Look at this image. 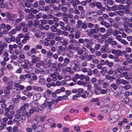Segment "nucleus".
Returning <instances> with one entry per match:
<instances>
[{
    "instance_id": "33",
    "label": "nucleus",
    "mask_w": 132,
    "mask_h": 132,
    "mask_svg": "<svg viewBox=\"0 0 132 132\" xmlns=\"http://www.w3.org/2000/svg\"><path fill=\"white\" fill-rule=\"evenodd\" d=\"M105 64L108 65L110 68L112 67L113 65V63L112 62H109L108 60H106L105 61Z\"/></svg>"
},
{
    "instance_id": "34",
    "label": "nucleus",
    "mask_w": 132,
    "mask_h": 132,
    "mask_svg": "<svg viewBox=\"0 0 132 132\" xmlns=\"http://www.w3.org/2000/svg\"><path fill=\"white\" fill-rule=\"evenodd\" d=\"M34 21V26L35 27L37 28V26H38L40 23L39 20H35Z\"/></svg>"
},
{
    "instance_id": "59",
    "label": "nucleus",
    "mask_w": 132,
    "mask_h": 132,
    "mask_svg": "<svg viewBox=\"0 0 132 132\" xmlns=\"http://www.w3.org/2000/svg\"><path fill=\"white\" fill-rule=\"evenodd\" d=\"M87 25L88 28H93L94 26L93 24L90 22L87 23Z\"/></svg>"
},
{
    "instance_id": "32",
    "label": "nucleus",
    "mask_w": 132,
    "mask_h": 132,
    "mask_svg": "<svg viewBox=\"0 0 132 132\" xmlns=\"http://www.w3.org/2000/svg\"><path fill=\"white\" fill-rule=\"evenodd\" d=\"M87 61H90L91 60H92L93 58H94L95 57V56L94 55H92V54H89L88 55H87Z\"/></svg>"
},
{
    "instance_id": "18",
    "label": "nucleus",
    "mask_w": 132,
    "mask_h": 132,
    "mask_svg": "<svg viewBox=\"0 0 132 132\" xmlns=\"http://www.w3.org/2000/svg\"><path fill=\"white\" fill-rule=\"evenodd\" d=\"M35 111L36 112H38L43 110V108L40 105H38L35 108Z\"/></svg>"
},
{
    "instance_id": "41",
    "label": "nucleus",
    "mask_w": 132,
    "mask_h": 132,
    "mask_svg": "<svg viewBox=\"0 0 132 132\" xmlns=\"http://www.w3.org/2000/svg\"><path fill=\"white\" fill-rule=\"evenodd\" d=\"M69 43L68 40L66 39H64L62 42V45H64L65 46L68 45Z\"/></svg>"
},
{
    "instance_id": "47",
    "label": "nucleus",
    "mask_w": 132,
    "mask_h": 132,
    "mask_svg": "<svg viewBox=\"0 0 132 132\" xmlns=\"http://www.w3.org/2000/svg\"><path fill=\"white\" fill-rule=\"evenodd\" d=\"M69 42L71 44H75L76 45H77V43H78V42H77L76 40L75 39H70V40Z\"/></svg>"
},
{
    "instance_id": "14",
    "label": "nucleus",
    "mask_w": 132,
    "mask_h": 132,
    "mask_svg": "<svg viewBox=\"0 0 132 132\" xmlns=\"http://www.w3.org/2000/svg\"><path fill=\"white\" fill-rule=\"evenodd\" d=\"M19 18H17L14 20L17 23H20L22 20L24 18V15L22 14H20L19 15Z\"/></svg>"
},
{
    "instance_id": "27",
    "label": "nucleus",
    "mask_w": 132,
    "mask_h": 132,
    "mask_svg": "<svg viewBox=\"0 0 132 132\" xmlns=\"http://www.w3.org/2000/svg\"><path fill=\"white\" fill-rule=\"evenodd\" d=\"M8 47L9 50V52L11 54H12L13 52V45L11 44H10L9 45Z\"/></svg>"
},
{
    "instance_id": "36",
    "label": "nucleus",
    "mask_w": 132,
    "mask_h": 132,
    "mask_svg": "<svg viewBox=\"0 0 132 132\" xmlns=\"http://www.w3.org/2000/svg\"><path fill=\"white\" fill-rule=\"evenodd\" d=\"M39 58L37 57L35 58H32L31 62L32 63H36L37 61H39Z\"/></svg>"
},
{
    "instance_id": "61",
    "label": "nucleus",
    "mask_w": 132,
    "mask_h": 132,
    "mask_svg": "<svg viewBox=\"0 0 132 132\" xmlns=\"http://www.w3.org/2000/svg\"><path fill=\"white\" fill-rule=\"evenodd\" d=\"M74 128L75 130L77 131H80V127L78 125H75L74 126Z\"/></svg>"
},
{
    "instance_id": "23",
    "label": "nucleus",
    "mask_w": 132,
    "mask_h": 132,
    "mask_svg": "<svg viewBox=\"0 0 132 132\" xmlns=\"http://www.w3.org/2000/svg\"><path fill=\"white\" fill-rule=\"evenodd\" d=\"M33 92L24 91V94L28 97H30L33 95Z\"/></svg>"
},
{
    "instance_id": "4",
    "label": "nucleus",
    "mask_w": 132,
    "mask_h": 132,
    "mask_svg": "<svg viewBox=\"0 0 132 132\" xmlns=\"http://www.w3.org/2000/svg\"><path fill=\"white\" fill-rule=\"evenodd\" d=\"M78 62L76 60H73L70 63V67L71 69L75 71H77V68H78Z\"/></svg>"
},
{
    "instance_id": "25",
    "label": "nucleus",
    "mask_w": 132,
    "mask_h": 132,
    "mask_svg": "<svg viewBox=\"0 0 132 132\" xmlns=\"http://www.w3.org/2000/svg\"><path fill=\"white\" fill-rule=\"evenodd\" d=\"M73 52L71 51H68L66 53L67 56L69 57H71L73 56Z\"/></svg>"
},
{
    "instance_id": "9",
    "label": "nucleus",
    "mask_w": 132,
    "mask_h": 132,
    "mask_svg": "<svg viewBox=\"0 0 132 132\" xmlns=\"http://www.w3.org/2000/svg\"><path fill=\"white\" fill-rule=\"evenodd\" d=\"M67 16V14L66 13H63L62 14V20L65 23L68 24L69 19Z\"/></svg>"
},
{
    "instance_id": "54",
    "label": "nucleus",
    "mask_w": 132,
    "mask_h": 132,
    "mask_svg": "<svg viewBox=\"0 0 132 132\" xmlns=\"http://www.w3.org/2000/svg\"><path fill=\"white\" fill-rule=\"evenodd\" d=\"M121 81V83L122 84L124 85H126L129 84L128 81L125 79H122Z\"/></svg>"
},
{
    "instance_id": "58",
    "label": "nucleus",
    "mask_w": 132,
    "mask_h": 132,
    "mask_svg": "<svg viewBox=\"0 0 132 132\" xmlns=\"http://www.w3.org/2000/svg\"><path fill=\"white\" fill-rule=\"evenodd\" d=\"M132 3V2L130 1V0H127L126 2V3L127 5L125 6H128V7H129V6L131 5Z\"/></svg>"
},
{
    "instance_id": "48",
    "label": "nucleus",
    "mask_w": 132,
    "mask_h": 132,
    "mask_svg": "<svg viewBox=\"0 0 132 132\" xmlns=\"http://www.w3.org/2000/svg\"><path fill=\"white\" fill-rule=\"evenodd\" d=\"M97 118L99 122H101L102 121V119L104 118V116L100 115L97 116Z\"/></svg>"
},
{
    "instance_id": "16",
    "label": "nucleus",
    "mask_w": 132,
    "mask_h": 132,
    "mask_svg": "<svg viewBox=\"0 0 132 132\" xmlns=\"http://www.w3.org/2000/svg\"><path fill=\"white\" fill-rule=\"evenodd\" d=\"M100 24L101 25H104L105 27L107 28H109L110 27V24L105 21H102L100 22Z\"/></svg>"
},
{
    "instance_id": "44",
    "label": "nucleus",
    "mask_w": 132,
    "mask_h": 132,
    "mask_svg": "<svg viewBox=\"0 0 132 132\" xmlns=\"http://www.w3.org/2000/svg\"><path fill=\"white\" fill-rule=\"evenodd\" d=\"M101 45L99 44H97L95 45L94 48L96 51L99 50L101 47Z\"/></svg>"
},
{
    "instance_id": "13",
    "label": "nucleus",
    "mask_w": 132,
    "mask_h": 132,
    "mask_svg": "<svg viewBox=\"0 0 132 132\" xmlns=\"http://www.w3.org/2000/svg\"><path fill=\"white\" fill-rule=\"evenodd\" d=\"M58 26L57 23L56 24V26L54 25L52 26L50 28L51 30L53 32H56L58 29L56 27H58Z\"/></svg>"
},
{
    "instance_id": "10",
    "label": "nucleus",
    "mask_w": 132,
    "mask_h": 132,
    "mask_svg": "<svg viewBox=\"0 0 132 132\" xmlns=\"http://www.w3.org/2000/svg\"><path fill=\"white\" fill-rule=\"evenodd\" d=\"M112 53L117 56H122L121 52L120 50H112Z\"/></svg>"
},
{
    "instance_id": "24",
    "label": "nucleus",
    "mask_w": 132,
    "mask_h": 132,
    "mask_svg": "<svg viewBox=\"0 0 132 132\" xmlns=\"http://www.w3.org/2000/svg\"><path fill=\"white\" fill-rule=\"evenodd\" d=\"M81 33L80 31L78 30H76L75 31V39H77L79 38L80 37Z\"/></svg>"
},
{
    "instance_id": "62",
    "label": "nucleus",
    "mask_w": 132,
    "mask_h": 132,
    "mask_svg": "<svg viewBox=\"0 0 132 132\" xmlns=\"http://www.w3.org/2000/svg\"><path fill=\"white\" fill-rule=\"evenodd\" d=\"M67 48L68 50H73L75 48V47L74 45L71 44L68 46Z\"/></svg>"
},
{
    "instance_id": "17",
    "label": "nucleus",
    "mask_w": 132,
    "mask_h": 132,
    "mask_svg": "<svg viewBox=\"0 0 132 132\" xmlns=\"http://www.w3.org/2000/svg\"><path fill=\"white\" fill-rule=\"evenodd\" d=\"M33 89L34 90H36L39 92H42L43 91V89L42 88L40 87H38L35 86H34L32 87Z\"/></svg>"
},
{
    "instance_id": "6",
    "label": "nucleus",
    "mask_w": 132,
    "mask_h": 132,
    "mask_svg": "<svg viewBox=\"0 0 132 132\" xmlns=\"http://www.w3.org/2000/svg\"><path fill=\"white\" fill-rule=\"evenodd\" d=\"M76 50H77V53L79 55H81L83 53V52H85L86 51V49L84 46H82L81 49H80V47H78L76 48Z\"/></svg>"
},
{
    "instance_id": "60",
    "label": "nucleus",
    "mask_w": 132,
    "mask_h": 132,
    "mask_svg": "<svg viewBox=\"0 0 132 132\" xmlns=\"http://www.w3.org/2000/svg\"><path fill=\"white\" fill-rule=\"evenodd\" d=\"M12 85L13 83H11L10 85H8L5 87V88L9 90L12 89L13 88Z\"/></svg>"
},
{
    "instance_id": "49",
    "label": "nucleus",
    "mask_w": 132,
    "mask_h": 132,
    "mask_svg": "<svg viewBox=\"0 0 132 132\" xmlns=\"http://www.w3.org/2000/svg\"><path fill=\"white\" fill-rule=\"evenodd\" d=\"M129 8V7H128L127 8L125 7V9L123 10L124 13V12L126 14H129L130 12V11L129 9H128Z\"/></svg>"
},
{
    "instance_id": "15",
    "label": "nucleus",
    "mask_w": 132,
    "mask_h": 132,
    "mask_svg": "<svg viewBox=\"0 0 132 132\" xmlns=\"http://www.w3.org/2000/svg\"><path fill=\"white\" fill-rule=\"evenodd\" d=\"M127 68L126 66L119 67L117 69V70L118 72L119 73H122V72L125 71Z\"/></svg>"
},
{
    "instance_id": "55",
    "label": "nucleus",
    "mask_w": 132,
    "mask_h": 132,
    "mask_svg": "<svg viewBox=\"0 0 132 132\" xmlns=\"http://www.w3.org/2000/svg\"><path fill=\"white\" fill-rule=\"evenodd\" d=\"M42 128L40 126H38L35 127V130L36 131H40L42 129Z\"/></svg>"
},
{
    "instance_id": "52",
    "label": "nucleus",
    "mask_w": 132,
    "mask_h": 132,
    "mask_svg": "<svg viewBox=\"0 0 132 132\" xmlns=\"http://www.w3.org/2000/svg\"><path fill=\"white\" fill-rule=\"evenodd\" d=\"M39 83L42 85H44L45 84V81L44 78L39 79L38 81Z\"/></svg>"
},
{
    "instance_id": "46",
    "label": "nucleus",
    "mask_w": 132,
    "mask_h": 132,
    "mask_svg": "<svg viewBox=\"0 0 132 132\" xmlns=\"http://www.w3.org/2000/svg\"><path fill=\"white\" fill-rule=\"evenodd\" d=\"M30 10H32L31 12L33 14H36L39 12L38 11V10L34 9L32 7L30 9Z\"/></svg>"
},
{
    "instance_id": "45",
    "label": "nucleus",
    "mask_w": 132,
    "mask_h": 132,
    "mask_svg": "<svg viewBox=\"0 0 132 132\" xmlns=\"http://www.w3.org/2000/svg\"><path fill=\"white\" fill-rule=\"evenodd\" d=\"M30 36L29 34L28 33L25 34L24 36V38L28 40L29 39Z\"/></svg>"
},
{
    "instance_id": "43",
    "label": "nucleus",
    "mask_w": 132,
    "mask_h": 132,
    "mask_svg": "<svg viewBox=\"0 0 132 132\" xmlns=\"http://www.w3.org/2000/svg\"><path fill=\"white\" fill-rule=\"evenodd\" d=\"M47 106L48 107L47 110L48 111H50L51 110V106H52V102H47Z\"/></svg>"
},
{
    "instance_id": "39",
    "label": "nucleus",
    "mask_w": 132,
    "mask_h": 132,
    "mask_svg": "<svg viewBox=\"0 0 132 132\" xmlns=\"http://www.w3.org/2000/svg\"><path fill=\"white\" fill-rule=\"evenodd\" d=\"M78 10L81 11V14H83L84 12V7L82 6H78Z\"/></svg>"
},
{
    "instance_id": "3",
    "label": "nucleus",
    "mask_w": 132,
    "mask_h": 132,
    "mask_svg": "<svg viewBox=\"0 0 132 132\" xmlns=\"http://www.w3.org/2000/svg\"><path fill=\"white\" fill-rule=\"evenodd\" d=\"M24 112H22V114L16 113L15 115V118L18 119L21 121L23 122L26 120V117L24 116Z\"/></svg>"
},
{
    "instance_id": "28",
    "label": "nucleus",
    "mask_w": 132,
    "mask_h": 132,
    "mask_svg": "<svg viewBox=\"0 0 132 132\" xmlns=\"http://www.w3.org/2000/svg\"><path fill=\"white\" fill-rule=\"evenodd\" d=\"M58 24V25L61 27V29L63 30H64L65 26V23L64 22L60 21L59 22Z\"/></svg>"
},
{
    "instance_id": "38",
    "label": "nucleus",
    "mask_w": 132,
    "mask_h": 132,
    "mask_svg": "<svg viewBox=\"0 0 132 132\" xmlns=\"http://www.w3.org/2000/svg\"><path fill=\"white\" fill-rule=\"evenodd\" d=\"M95 6L98 9H101L102 7V5L101 3L99 2H96L95 3Z\"/></svg>"
},
{
    "instance_id": "19",
    "label": "nucleus",
    "mask_w": 132,
    "mask_h": 132,
    "mask_svg": "<svg viewBox=\"0 0 132 132\" xmlns=\"http://www.w3.org/2000/svg\"><path fill=\"white\" fill-rule=\"evenodd\" d=\"M29 105L28 103H24L20 107L24 112H26V109L28 108L29 107Z\"/></svg>"
},
{
    "instance_id": "21",
    "label": "nucleus",
    "mask_w": 132,
    "mask_h": 132,
    "mask_svg": "<svg viewBox=\"0 0 132 132\" xmlns=\"http://www.w3.org/2000/svg\"><path fill=\"white\" fill-rule=\"evenodd\" d=\"M95 29H91L90 30V31L93 34L96 33L98 32V28L97 27H95Z\"/></svg>"
},
{
    "instance_id": "50",
    "label": "nucleus",
    "mask_w": 132,
    "mask_h": 132,
    "mask_svg": "<svg viewBox=\"0 0 132 132\" xmlns=\"http://www.w3.org/2000/svg\"><path fill=\"white\" fill-rule=\"evenodd\" d=\"M54 12H57L60 11V9L57 6H54L53 7Z\"/></svg>"
},
{
    "instance_id": "5",
    "label": "nucleus",
    "mask_w": 132,
    "mask_h": 132,
    "mask_svg": "<svg viewBox=\"0 0 132 132\" xmlns=\"http://www.w3.org/2000/svg\"><path fill=\"white\" fill-rule=\"evenodd\" d=\"M119 118V116L116 115L113 116H110L108 121L111 123H113L117 121Z\"/></svg>"
},
{
    "instance_id": "7",
    "label": "nucleus",
    "mask_w": 132,
    "mask_h": 132,
    "mask_svg": "<svg viewBox=\"0 0 132 132\" xmlns=\"http://www.w3.org/2000/svg\"><path fill=\"white\" fill-rule=\"evenodd\" d=\"M92 41L91 40L88 39H85V42L84 43V46L87 48H89L90 46V45L92 44Z\"/></svg>"
},
{
    "instance_id": "35",
    "label": "nucleus",
    "mask_w": 132,
    "mask_h": 132,
    "mask_svg": "<svg viewBox=\"0 0 132 132\" xmlns=\"http://www.w3.org/2000/svg\"><path fill=\"white\" fill-rule=\"evenodd\" d=\"M110 87L112 88L114 90H116L118 87V85L114 83H113L111 84L110 85Z\"/></svg>"
},
{
    "instance_id": "1",
    "label": "nucleus",
    "mask_w": 132,
    "mask_h": 132,
    "mask_svg": "<svg viewBox=\"0 0 132 132\" xmlns=\"http://www.w3.org/2000/svg\"><path fill=\"white\" fill-rule=\"evenodd\" d=\"M76 26L78 29H82L84 30H85L87 28V25L85 23H83L80 20L77 21Z\"/></svg>"
},
{
    "instance_id": "8",
    "label": "nucleus",
    "mask_w": 132,
    "mask_h": 132,
    "mask_svg": "<svg viewBox=\"0 0 132 132\" xmlns=\"http://www.w3.org/2000/svg\"><path fill=\"white\" fill-rule=\"evenodd\" d=\"M108 46L106 45H102L100 49L101 52L103 53H107L108 52Z\"/></svg>"
},
{
    "instance_id": "63",
    "label": "nucleus",
    "mask_w": 132,
    "mask_h": 132,
    "mask_svg": "<svg viewBox=\"0 0 132 132\" xmlns=\"http://www.w3.org/2000/svg\"><path fill=\"white\" fill-rule=\"evenodd\" d=\"M24 112V117H25V116H26L28 118H29L31 116V114L29 112H27L26 111H25Z\"/></svg>"
},
{
    "instance_id": "37",
    "label": "nucleus",
    "mask_w": 132,
    "mask_h": 132,
    "mask_svg": "<svg viewBox=\"0 0 132 132\" xmlns=\"http://www.w3.org/2000/svg\"><path fill=\"white\" fill-rule=\"evenodd\" d=\"M129 101V99L127 97H125L122 100L123 103L125 104L128 103Z\"/></svg>"
},
{
    "instance_id": "40",
    "label": "nucleus",
    "mask_w": 132,
    "mask_h": 132,
    "mask_svg": "<svg viewBox=\"0 0 132 132\" xmlns=\"http://www.w3.org/2000/svg\"><path fill=\"white\" fill-rule=\"evenodd\" d=\"M27 26L28 28H30L31 27L34 26V22L32 20L29 21L27 24Z\"/></svg>"
},
{
    "instance_id": "57",
    "label": "nucleus",
    "mask_w": 132,
    "mask_h": 132,
    "mask_svg": "<svg viewBox=\"0 0 132 132\" xmlns=\"http://www.w3.org/2000/svg\"><path fill=\"white\" fill-rule=\"evenodd\" d=\"M121 44L125 45L128 44V43L126 40L123 39H122L120 42Z\"/></svg>"
},
{
    "instance_id": "26",
    "label": "nucleus",
    "mask_w": 132,
    "mask_h": 132,
    "mask_svg": "<svg viewBox=\"0 0 132 132\" xmlns=\"http://www.w3.org/2000/svg\"><path fill=\"white\" fill-rule=\"evenodd\" d=\"M35 15L31 12L29 13L27 15V18L31 20L34 19Z\"/></svg>"
},
{
    "instance_id": "53",
    "label": "nucleus",
    "mask_w": 132,
    "mask_h": 132,
    "mask_svg": "<svg viewBox=\"0 0 132 132\" xmlns=\"http://www.w3.org/2000/svg\"><path fill=\"white\" fill-rule=\"evenodd\" d=\"M121 79L120 78H118L116 79V83L118 85H119L121 84Z\"/></svg>"
},
{
    "instance_id": "22",
    "label": "nucleus",
    "mask_w": 132,
    "mask_h": 132,
    "mask_svg": "<svg viewBox=\"0 0 132 132\" xmlns=\"http://www.w3.org/2000/svg\"><path fill=\"white\" fill-rule=\"evenodd\" d=\"M12 93L14 94H19L20 92V90L18 88H14L12 90Z\"/></svg>"
},
{
    "instance_id": "2",
    "label": "nucleus",
    "mask_w": 132,
    "mask_h": 132,
    "mask_svg": "<svg viewBox=\"0 0 132 132\" xmlns=\"http://www.w3.org/2000/svg\"><path fill=\"white\" fill-rule=\"evenodd\" d=\"M125 72L122 73V75L120 76L121 77H124L127 80H130L131 78L128 75L130 73L131 70L127 68L125 71Z\"/></svg>"
},
{
    "instance_id": "29",
    "label": "nucleus",
    "mask_w": 132,
    "mask_h": 132,
    "mask_svg": "<svg viewBox=\"0 0 132 132\" xmlns=\"http://www.w3.org/2000/svg\"><path fill=\"white\" fill-rule=\"evenodd\" d=\"M63 45H61L58 47L59 50L61 52H63L66 50L65 46H63Z\"/></svg>"
},
{
    "instance_id": "20",
    "label": "nucleus",
    "mask_w": 132,
    "mask_h": 132,
    "mask_svg": "<svg viewBox=\"0 0 132 132\" xmlns=\"http://www.w3.org/2000/svg\"><path fill=\"white\" fill-rule=\"evenodd\" d=\"M38 105V103L35 101H32L30 102V105L34 108H36Z\"/></svg>"
},
{
    "instance_id": "56",
    "label": "nucleus",
    "mask_w": 132,
    "mask_h": 132,
    "mask_svg": "<svg viewBox=\"0 0 132 132\" xmlns=\"http://www.w3.org/2000/svg\"><path fill=\"white\" fill-rule=\"evenodd\" d=\"M32 68L31 67H28L27 69H26L24 70V71L27 73H30L32 71Z\"/></svg>"
},
{
    "instance_id": "51",
    "label": "nucleus",
    "mask_w": 132,
    "mask_h": 132,
    "mask_svg": "<svg viewBox=\"0 0 132 132\" xmlns=\"http://www.w3.org/2000/svg\"><path fill=\"white\" fill-rule=\"evenodd\" d=\"M50 76L52 78V80L53 81H56L57 80L56 76H55L53 73L50 75Z\"/></svg>"
},
{
    "instance_id": "12",
    "label": "nucleus",
    "mask_w": 132,
    "mask_h": 132,
    "mask_svg": "<svg viewBox=\"0 0 132 132\" xmlns=\"http://www.w3.org/2000/svg\"><path fill=\"white\" fill-rule=\"evenodd\" d=\"M41 97V95L40 93H36L34 95L33 99L35 101L38 100Z\"/></svg>"
},
{
    "instance_id": "11",
    "label": "nucleus",
    "mask_w": 132,
    "mask_h": 132,
    "mask_svg": "<svg viewBox=\"0 0 132 132\" xmlns=\"http://www.w3.org/2000/svg\"><path fill=\"white\" fill-rule=\"evenodd\" d=\"M13 8L12 4L9 2H8L6 4V8L8 10L12 9Z\"/></svg>"
},
{
    "instance_id": "31",
    "label": "nucleus",
    "mask_w": 132,
    "mask_h": 132,
    "mask_svg": "<svg viewBox=\"0 0 132 132\" xmlns=\"http://www.w3.org/2000/svg\"><path fill=\"white\" fill-rule=\"evenodd\" d=\"M16 31L15 28L12 29V30L9 32V36H12L13 35L15 34L16 32Z\"/></svg>"
},
{
    "instance_id": "64",
    "label": "nucleus",
    "mask_w": 132,
    "mask_h": 132,
    "mask_svg": "<svg viewBox=\"0 0 132 132\" xmlns=\"http://www.w3.org/2000/svg\"><path fill=\"white\" fill-rule=\"evenodd\" d=\"M56 32L57 33V35H63V31L60 29H58Z\"/></svg>"
},
{
    "instance_id": "42",
    "label": "nucleus",
    "mask_w": 132,
    "mask_h": 132,
    "mask_svg": "<svg viewBox=\"0 0 132 132\" xmlns=\"http://www.w3.org/2000/svg\"><path fill=\"white\" fill-rule=\"evenodd\" d=\"M125 7L127 8V6L121 4H120L119 5H118V7L120 10H124Z\"/></svg>"
},
{
    "instance_id": "30",
    "label": "nucleus",
    "mask_w": 132,
    "mask_h": 132,
    "mask_svg": "<svg viewBox=\"0 0 132 132\" xmlns=\"http://www.w3.org/2000/svg\"><path fill=\"white\" fill-rule=\"evenodd\" d=\"M7 44L6 43H2L1 46L0 47V48L3 51L4 48H6L7 47Z\"/></svg>"
}]
</instances>
